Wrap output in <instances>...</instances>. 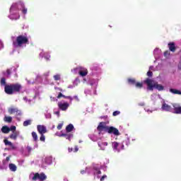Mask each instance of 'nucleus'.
<instances>
[{
	"label": "nucleus",
	"instance_id": "8fccbe9b",
	"mask_svg": "<svg viewBox=\"0 0 181 181\" xmlns=\"http://www.w3.org/2000/svg\"><path fill=\"white\" fill-rule=\"evenodd\" d=\"M69 152H73V148H69Z\"/></svg>",
	"mask_w": 181,
	"mask_h": 181
},
{
	"label": "nucleus",
	"instance_id": "393cba45",
	"mask_svg": "<svg viewBox=\"0 0 181 181\" xmlns=\"http://www.w3.org/2000/svg\"><path fill=\"white\" fill-rule=\"evenodd\" d=\"M136 86V87L137 88H142V87H144V83H140V82H136V83L134 84Z\"/></svg>",
	"mask_w": 181,
	"mask_h": 181
},
{
	"label": "nucleus",
	"instance_id": "0eeeda50",
	"mask_svg": "<svg viewBox=\"0 0 181 181\" xmlns=\"http://www.w3.org/2000/svg\"><path fill=\"white\" fill-rule=\"evenodd\" d=\"M8 112L11 115H12V114H16V115H22V112L16 107H9L8 109Z\"/></svg>",
	"mask_w": 181,
	"mask_h": 181
},
{
	"label": "nucleus",
	"instance_id": "9d476101",
	"mask_svg": "<svg viewBox=\"0 0 181 181\" xmlns=\"http://www.w3.org/2000/svg\"><path fill=\"white\" fill-rule=\"evenodd\" d=\"M168 46L170 52H172L173 53L176 52V44H175V42H169Z\"/></svg>",
	"mask_w": 181,
	"mask_h": 181
},
{
	"label": "nucleus",
	"instance_id": "49530a36",
	"mask_svg": "<svg viewBox=\"0 0 181 181\" xmlns=\"http://www.w3.org/2000/svg\"><path fill=\"white\" fill-rule=\"evenodd\" d=\"M95 173H97V175H101V170H99Z\"/></svg>",
	"mask_w": 181,
	"mask_h": 181
},
{
	"label": "nucleus",
	"instance_id": "c03bdc74",
	"mask_svg": "<svg viewBox=\"0 0 181 181\" xmlns=\"http://www.w3.org/2000/svg\"><path fill=\"white\" fill-rule=\"evenodd\" d=\"M78 147H77V146H75L74 148V152H78Z\"/></svg>",
	"mask_w": 181,
	"mask_h": 181
},
{
	"label": "nucleus",
	"instance_id": "ea45409f",
	"mask_svg": "<svg viewBox=\"0 0 181 181\" xmlns=\"http://www.w3.org/2000/svg\"><path fill=\"white\" fill-rule=\"evenodd\" d=\"M7 76H11V69L6 70Z\"/></svg>",
	"mask_w": 181,
	"mask_h": 181
},
{
	"label": "nucleus",
	"instance_id": "4c0bfd02",
	"mask_svg": "<svg viewBox=\"0 0 181 181\" xmlns=\"http://www.w3.org/2000/svg\"><path fill=\"white\" fill-rule=\"evenodd\" d=\"M105 179H107V175H105L100 177V181H104Z\"/></svg>",
	"mask_w": 181,
	"mask_h": 181
},
{
	"label": "nucleus",
	"instance_id": "2eb2a0df",
	"mask_svg": "<svg viewBox=\"0 0 181 181\" xmlns=\"http://www.w3.org/2000/svg\"><path fill=\"white\" fill-rule=\"evenodd\" d=\"M8 168L9 170H11V172H16L18 167L16 166V165L13 164V163H10L8 165Z\"/></svg>",
	"mask_w": 181,
	"mask_h": 181
},
{
	"label": "nucleus",
	"instance_id": "dca6fc26",
	"mask_svg": "<svg viewBox=\"0 0 181 181\" xmlns=\"http://www.w3.org/2000/svg\"><path fill=\"white\" fill-rule=\"evenodd\" d=\"M78 74L81 76V77H86V76L88 74V71L84 69L83 70L79 71Z\"/></svg>",
	"mask_w": 181,
	"mask_h": 181
},
{
	"label": "nucleus",
	"instance_id": "f3484780",
	"mask_svg": "<svg viewBox=\"0 0 181 181\" xmlns=\"http://www.w3.org/2000/svg\"><path fill=\"white\" fill-rule=\"evenodd\" d=\"M1 132H3V134H9L11 129H9V127H8V126H4L1 128Z\"/></svg>",
	"mask_w": 181,
	"mask_h": 181
},
{
	"label": "nucleus",
	"instance_id": "79ce46f5",
	"mask_svg": "<svg viewBox=\"0 0 181 181\" xmlns=\"http://www.w3.org/2000/svg\"><path fill=\"white\" fill-rule=\"evenodd\" d=\"M139 105L140 107H144L145 103H139Z\"/></svg>",
	"mask_w": 181,
	"mask_h": 181
},
{
	"label": "nucleus",
	"instance_id": "6ab92c4d",
	"mask_svg": "<svg viewBox=\"0 0 181 181\" xmlns=\"http://www.w3.org/2000/svg\"><path fill=\"white\" fill-rule=\"evenodd\" d=\"M73 129H74V126H73V124H69L66 127V132H71V131H73Z\"/></svg>",
	"mask_w": 181,
	"mask_h": 181
},
{
	"label": "nucleus",
	"instance_id": "ddd939ff",
	"mask_svg": "<svg viewBox=\"0 0 181 181\" xmlns=\"http://www.w3.org/2000/svg\"><path fill=\"white\" fill-rule=\"evenodd\" d=\"M18 136H19V132H13V134H11L9 136V138L11 139H13L14 141H16V139L18 138Z\"/></svg>",
	"mask_w": 181,
	"mask_h": 181
},
{
	"label": "nucleus",
	"instance_id": "09e8293b",
	"mask_svg": "<svg viewBox=\"0 0 181 181\" xmlns=\"http://www.w3.org/2000/svg\"><path fill=\"white\" fill-rule=\"evenodd\" d=\"M74 98L75 100H76V101H78V97L74 96Z\"/></svg>",
	"mask_w": 181,
	"mask_h": 181
},
{
	"label": "nucleus",
	"instance_id": "473e14b6",
	"mask_svg": "<svg viewBox=\"0 0 181 181\" xmlns=\"http://www.w3.org/2000/svg\"><path fill=\"white\" fill-rule=\"evenodd\" d=\"M22 12H23V15H26V13H28V8H23L22 10Z\"/></svg>",
	"mask_w": 181,
	"mask_h": 181
},
{
	"label": "nucleus",
	"instance_id": "a878e982",
	"mask_svg": "<svg viewBox=\"0 0 181 181\" xmlns=\"http://www.w3.org/2000/svg\"><path fill=\"white\" fill-rule=\"evenodd\" d=\"M170 56V51L166 50V51L164 52V57H165L166 59H168V57H169Z\"/></svg>",
	"mask_w": 181,
	"mask_h": 181
},
{
	"label": "nucleus",
	"instance_id": "72a5a7b5",
	"mask_svg": "<svg viewBox=\"0 0 181 181\" xmlns=\"http://www.w3.org/2000/svg\"><path fill=\"white\" fill-rule=\"evenodd\" d=\"M62 97H63V98H64V95H63V93H59L57 97V98H62Z\"/></svg>",
	"mask_w": 181,
	"mask_h": 181
},
{
	"label": "nucleus",
	"instance_id": "f8f14e48",
	"mask_svg": "<svg viewBox=\"0 0 181 181\" xmlns=\"http://www.w3.org/2000/svg\"><path fill=\"white\" fill-rule=\"evenodd\" d=\"M161 108L162 110H163V111H167V112H170V110H172V107H170V105L166 103H163Z\"/></svg>",
	"mask_w": 181,
	"mask_h": 181
},
{
	"label": "nucleus",
	"instance_id": "20e7f679",
	"mask_svg": "<svg viewBox=\"0 0 181 181\" xmlns=\"http://www.w3.org/2000/svg\"><path fill=\"white\" fill-rule=\"evenodd\" d=\"M23 45H29V38L26 35H20L13 41L14 47H22Z\"/></svg>",
	"mask_w": 181,
	"mask_h": 181
},
{
	"label": "nucleus",
	"instance_id": "a211bd4d",
	"mask_svg": "<svg viewBox=\"0 0 181 181\" xmlns=\"http://www.w3.org/2000/svg\"><path fill=\"white\" fill-rule=\"evenodd\" d=\"M170 93H172V94H177L178 95H181V91L177 89L170 88Z\"/></svg>",
	"mask_w": 181,
	"mask_h": 181
},
{
	"label": "nucleus",
	"instance_id": "c85d7f7f",
	"mask_svg": "<svg viewBox=\"0 0 181 181\" xmlns=\"http://www.w3.org/2000/svg\"><path fill=\"white\" fill-rule=\"evenodd\" d=\"M148 77H152L153 76V73L151 71H148L147 72Z\"/></svg>",
	"mask_w": 181,
	"mask_h": 181
},
{
	"label": "nucleus",
	"instance_id": "a18cd8bd",
	"mask_svg": "<svg viewBox=\"0 0 181 181\" xmlns=\"http://www.w3.org/2000/svg\"><path fill=\"white\" fill-rule=\"evenodd\" d=\"M86 173V170H81V175H84Z\"/></svg>",
	"mask_w": 181,
	"mask_h": 181
},
{
	"label": "nucleus",
	"instance_id": "5701e85b",
	"mask_svg": "<svg viewBox=\"0 0 181 181\" xmlns=\"http://www.w3.org/2000/svg\"><path fill=\"white\" fill-rule=\"evenodd\" d=\"M4 121L5 122H8V124H11V122H12V117L11 116L4 117Z\"/></svg>",
	"mask_w": 181,
	"mask_h": 181
},
{
	"label": "nucleus",
	"instance_id": "412c9836",
	"mask_svg": "<svg viewBox=\"0 0 181 181\" xmlns=\"http://www.w3.org/2000/svg\"><path fill=\"white\" fill-rule=\"evenodd\" d=\"M32 124V120L28 119L23 122V127H28Z\"/></svg>",
	"mask_w": 181,
	"mask_h": 181
},
{
	"label": "nucleus",
	"instance_id": "c756f323",
	"mask_svg": "<svg viewBox=\"0 0 181 181\" xmlns=\"http://www.w3.org/2000/svg\"><path fill=\"white\" fill-rule=\"evenodd\" d=\"M54 78L55 81H58V80H60V75L54 76Z\"/></svg>",
	"mask_w": 181,
	"mask_h": 181
},
{
	"label": "nucleus",
	"instance_id": "de8ad7c7",
	"mask_svg": "<svg viewBox=\"0 0 181 181\" xmlns=\"http://www.w3.org/2000/svg\"><path fill=\"white\" fill-rule=\"evenodd\" d=\"M55 114H56L57 115H60V112H59V111H57V112H55Z\"/></svg>",
	"mask_w": 181,
	"mask_h": 181
},
{
	"label": "nucleus",
	"instance_id": "e433bc0d",
	"mask_svg": "<svg viewBox=\"0 0 181 181\" xmlns=\"http://www.w3.org/2000/svg\"><path fill=\"white\" fill-rule=\"evenodd\" d=\"M27 150L29 152V153H30V152H32V147H30V146H27Z\"/></svg>",
	"mask_w": 181,
	"mask_h": 181
},
{
	"label": "nucleus",
	"instance_id": "9b49d317",
	"mask_svg": "<svg viewBox=\"0 0 181 181\" xmlns=\"http://www.w3.org/2000/svg\"><path fill=\"white\" fill-rule=\"evenodd\" d=\"M4 144H5L6 146H11V149H13V150L16 149V146H15L13 145V144H12V142L8 141V139H4Z\"/></svg>",
	"mask_w": 181,
	"mask_h": 181
},
{
	"label": "nucleus",
	"instance_id": "cd10ccee",
	"mask_svg": "<svg viewBox=\"0 0 181 181\" xmlns=\"http://www.w3.org/2000/svg\"><path fill=\"white\" fill-rule=\"evenodd\" d=\"M121 114V112L116 110L115 112H113L112 115L113 117H117V115H119Z\"/></svg>",
	"mask_w": 181,
	"mask_h": 181
},
{
	"label": "nucleus",
	"instance_id": "2f4dec72",
	"mask_svg": "<svg viewBox=\"0 0 181 181\" xmlns=\"http://www.w3.org/2000/svg\"><path fill=\"white\" fill-rule=\"evenodd\" d=\"M64 98H66L68 100H70L71 103L73 101V98L71 96H66L64 95Z\"/></svg>",
	"mask_w": 181,
	"mask_h": 181
},
{
	"label": "nucleus",
	"instance_id": "b1692460",
	"mask_svg": "<svg viewBox=\"0 0 181 181\" xmlns=\"http://www.w3.org/2000/svg\"><path fill=\"white\" fill-rule=\"evenodd\" d=\"M31 135H32L34 141L36 142V141H37V134L35 132H33L31 133Z\"/></svg>",
	"mask_w": 181,
	"mask_h": 181
},
{
	"label": "nucleus",
	"instance_id": "f03ea898",
	"mask_svg": "<svg viewBox=\"0 0 181 181\" xmlns=\"http://www.w3.org/2000/svg\"><path fill=\"white\" fill-rule=\"evenodd\" d=\"M22 90V85L20 83H11L9 85H6L4 87V91L6 94L8 95H12V94H16V93H21Z\"/></svg>",
	"mask_w": 181,
	"mask_h": 181
},
{
	"label": "nucleus",
	"instance_id": "f257e3e1",
	"mask_svg": "<svg viewBox=\"0 0 181 181\" xmlns=\"http://www.w3.org/2000/svg\"><path fill=\"white\" fill-rule=\"evenodd\" d=\"M97 129L98 131H99V132H103V131H104L107 134H113V135H115L116 136H119V135H121L118 129L114 127L107 126L105 125V122H100L99 125L97 127Z\"/></svg>",
	"mask_w": 181,
	"mask_h": 181
},
{
	"label": "nucleus",
	"instance_id": "3c124183",
	"mask_svg": "<svg viewBox=\"0 0 181 181\" xmlns=\"http://www.w3.org/2000/svg\"><path fill=\"white\" fill-rule=\"evenodd\" d=\"M57 90H59V91H63V90L61 89L60 88H57Z\"/></svg>",
	"mask_w": 181,
	"mask_h": 181
},
{
	"label": "nucleus",
	"instance_id": "c9c22d12",
	"mask_svg": "<svg viewBox=\"0 0 181 181\" xmlns=\"http://www.w3.org/2000/svg\"><path fill=\"white\" fill-rule=\"evenodd\" d=\"M57 128L59 130L62 129V128H63V124L62 123L59 124Z\"/></svg>",
	"mask_w": 181,
	"mask_h": 181
},
{
	"label": "nucleus",
	"instance_id": "603ef678",
	"mask_svg": "<svg viewBox=\"0 0 181 181\" xmlns=\"http://www.w3.org/2000/svg\"><path fill=\"white\" fill-rule=\"evenodd\" d=\"M105 145L107 146V145H108V144H107V143H105Z\"/></svg>",
	"mask_w": 181,
	"mask_h": 181
},
{
	"label": "nucleus",
	"instance_id": "37998d69",
	"mask_svg": "<svg viewBox=\"0 0 181 181\" xmlns=\"http://www.w3.org/2000/svg\"><path fill=\"white\" fill-rule=\"evenodd\" d=\"M45 59H46V60H49V59H50V55L45 56Z\"/></svg>",
	"mask_w": 181,
	"mask_h": 181
},
{
	"label": "nucleus",
	"instance_id": "58836bf2",
	"mask_svg": "<svg viewBox=\"0 0 181 181\" xmlns=\"http://www.w3.org/2000/svg\"><path fill=\"white\" fill-rule=\"evenodd\" d=\"M11 158H12V156H7V157L6 158V162H9V160H11Z\"/></svg>",
	"mask_w": 181,
	"mask_h": 181
},
{
	"label": "nucleus",
	"instance_id": "1a4fd4ad",
	"mask_svg": "<svg viewBox=\"0 0 181 181\" xmlns=\"http://www.w3.org/2000/svg\"><path fill=\"white\" fill-rule=\"evenodd\" d=\"M174 114H181V106L179 104H173Z\"/></svg>",
	"mask_w": 181,
	"mask_h": 181
},
{
	"label": "nucleus",
	"instance_id": "4be33fe9",
	"mask_svg": "<svg viewBox=\"0 0 181 181\" xmlns=\"http://www.w3.org/2000/svg\"><path fill=\"white\" fill-rule=\"evenodd\" d=\"M0 84L1 86H4V87H6V86H8V84H6V79L5 78H1L0 81Z\"/></svg>",
	"mask_w": 181,
	"mask_h": 181
},
{
	"label": "nucleus",
	"instance_id": "7ed1b4c3",
	"mask_svg": "<svg viewBox=\"0 0 181 181\" xmlns=\"http://www.w3.org/2000/svg\"><path fill=\"white\" fill-rule=\"evenodd\" d=\"M145 84L147 86V89H148L150 91H153V89L156 88L158 91H163L165 90V87L163 86L158 83V82H155V81L147 78L144 81Z\"/></svg>",
	"mask_w": 181,
	"mask_h": 181
},
{
	"label": "nucleus",
	"instance_id": "4468645a",
	"mask_svg": "<svg viewBox=\"0 0 181 181\" xmlns=\"http://www.w3.org/2000/svg\"><path fill=\"white\" fill-rule=\"evenodd\" d=\"M59 136H64L66 139H69L70 141H71V138H73V134H61Z\"/></svg>",
	"mask_w": 181,
	"mask_h": 181
},
{
	"label": "nucleus",
	"instance_id": "bb28decb",
	"mask_svg": "<svg viewBox=\"0 0 181 181\" xmlns=\"http://www.w3.org/2000/svg\"><path fill=\"white\" fill-rule=\"evenodd\" d=\"M40 141L42 142H45L46 141V137L45 136V134H40Z\"/></svg>",
	"mask_w": 181,
	"mask_h": 181
},
{
	"label": "nucleus",
	"instance_id": "f704fd0d",
	"mask_svg": "<svg viewBox=\"0 0 181 181\" xmlns=\"http://www.w3.org/2000/svg\"><path fill=\"white\" fill-rule=\"evenodd\" d=\"M10 131H14V132L16 131V127L15 126H11L10 128H9Z\"/></svg>",
	"mask_w": 181,
	"mask_h": 181
},
{
	"label": "nucleus",
	"instance_id": "39448f33",
	"mask_svg": "<svg viewBox=\"0 0 181 181\" xmlns=\"http://www.w3.org/2000/svg\"><path fill=\"white\" fill-rule=\"evenodd\" d=\"M37 179H39V180L40 181H45L46 180V179H47V177L46 176V175H45L44 173H42L40 174H39V173H37L33 177V180L36 181L37 180Z\"/></svg>",
	"mask_w": 181,
	"mask_h": 181
},
{
	"label": "nucleus",
	"instance_id": "6e6552de",
	"mask_svg": "<svg viewBox=\"0 0 181 181\" xmlns=\"http://www.w3.org/2000/svg\"><path fill=\"white\" fill-rule=\"evenodd\" d=\"M37 129L40 135L47 133V129L46 128V126H45V125H41V124L37 125Z\"/></svg>",
	"mask_w": 181,
	"mask_h": 181
},
{
	"label": "nucleus",
	"instance_id": "aec40b11",
	"mask_svg": "<svg viewBox=\"0 0 181 181\" xmlns=\"http://www.w3.org/2000/svg\"><path fill=\"white\" fill-rule=\"evenodd\" d=\"M127 83L129 84H131L132 86H135L136 81L135 80V78H128Z\"/></svg>",
	"mask_w": 181,
	"mask_h": 181
},
{
	"label": "nucleus",
	"instance_id": "423d86ee",
	"mask_svg": "<svg viewBox=\"0 0 181 181\" xmlns=\"http://www.w3.org/2000/svg\"><path fill=\"white\" fill-rule=\"evenodd\" d=\"M69 107H70V104H69V103H66H66H62V102L58 103V107L62 111H67Z\"/></svg>",
	"mask_w": 181,
	"mask_h": 181
},
{
	"label": "nucleus",
	"instance_id": "a19ab883",
	"mask_svg": "<svg viewBox=\"0 0 181 181\" xmlns=\"http://www.w3.org/2000/svg\"><path fill=\"white\" fill-rule=\"evenodd\" d=\"M93 170H95L96 173H97V172L100 170V168H98L97 167H93Z\"/></svg>",
	"mask_w": 181,
	"mask_h": 181
},
{
	"label": "nucleus",
	"instance_id": "7c9ffc66",
	"mask_svg": "<svg viewBox=\"0 0 181 181\" xmlns=\"http://www.w3.org/2000/svg\"><path fill=\"white\" fill-rule=\"evenodd\" d=\"M113 148L114 149H118V143L117 142H114L113 143Z\"/></svg>",
	"mask_w": 181,
	"mask_h": 181
}]
</instances>
